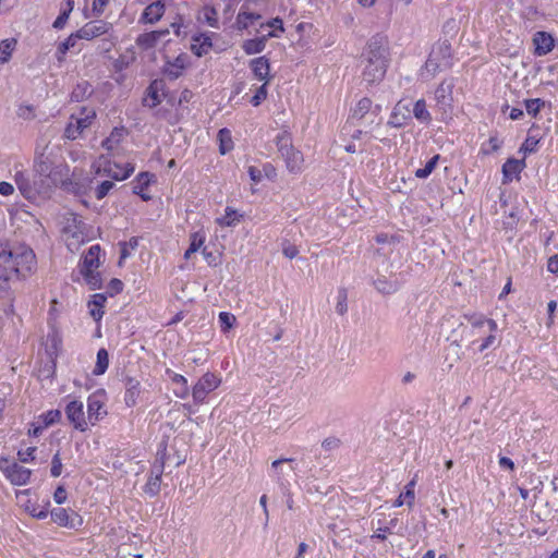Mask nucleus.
<instances>
[{"mask_svg":"<svg viewBox=\"0 0 558 558\" xmlns=\"http://www.w3.org/2000/svg\"><path fill=\"white\" fill-rule=\"evenodd\" d=\"M166 458H167V447L165 444H161L160 445V449H158L157 453H156V458H155V463H160L165 466V463H166Z\"/></svg>","mask_w":558,"mask_h":558,"instance_id":"69168bd1","label":"nucleus"},{"mask_svg":"<svg viewBox=\"0 0 558 558\" xmlns=\"http://www.w3.org/2000/svg\"><path fill=\"white\" fill-rule=\"evenodd\" d=\"M267 84L268 83L265 82L262 86H259L257 88L255 95L252 97L251 104L254 107L259 106L262 104V101L267 98Z\"/></svg>","mask_w":558,"mask_h":558,"instance_id":"3c124183","label":"nucleus"},{"mask_svg":"<svg viewBox=\"0 0 558 558\" xmlns=\"http://www.w3.org/2000/svg\"><path fill=\"white\" fill-rule=\"evenodd\" d=\"M372 100L367 97L360 99L357 105L353 109V117L362 119L372 108Z\"/></svg>","mask_w":558,"mask_h":558,"instance_id":"37998d69","label":"nucleus"},{"mask_svg":"<svg viewBox=\"0 0 558 558\" xmlns=\"http://www.w3.org/2000/svg\"><path fill=\"white\" fill-rule=\"evenodd\" d=\"M439 160V155L432 157L425 165L424 168H420L415 171V177L418 179H426L436 168Z\"/></svg>","mask_w":558,"mask_h":558,"instance_id":"79ce46f5","label":"nucleus"},{"mask_svg":"<svg viewBox=\"0 0 558 558\" xmlns=\"http://www.w3.org/2000/svg\"><path fill=\"white\" fill-rule=\"evenodd\" d=\"M126 134L128 131L124 126L114 128L109 135V142L111 141L119 145Z\"/></svg>","mask_w":558,"mask_h":558,"instance_id":"6e6d98bb","label":"nucleus"},{"mask_svg":"<svg viewBox=\"0 0 558 558\" xmlns=\"http://www.w3.org/2000/svg\"><path fill=\"white\" fill-rule=\"evenodd\" d=\"M62 473V461L58 451L51 459L50 474L52 477H59Z\"/></svg>","mask_w":558,"mask_h":558,"instance_id":"864d4df0","label":"nucleus"},{"mask_svg":"<svg viewBox=\"0 0 558 558\" xmlns=\"http://www.w3.org/2000/svg\"><path fill=\"white\" fill-rule=\"evenodd\" d=\"M525 167L524 159L509 158L502 166L504 183H508L518 177Z\"/></svg>","mask_w":558,"mask_h":558,"instance_id":"5701e85b","label":"nucleus"},{"mask_svg":"<svg viewBox=\"0 0 558 558\" xmlns=\"http://www.w3.org/2000/svg\"><path fill=\"white\" fill-rule=\"evenodd\" d=\"M363 57L365 61L363 80L369 85L378 84L384 80L390 62L387 38L379 34L374 35L368 40Z\"/></svg>","mask_w":558,"mask_h":558,"instance_id":"f03ea898","label":"nucleus"},{"mask_svg":"<svg viewBox=\"0 0 558 558\" xmlns=\"http://www.w3.org/2000/svg\"><path fill=\"white\" fill-rule=\"evenodd\" d=\"M99 254L100 246L98 244L92 245L82 258L80 272L97 269L99 267Z\"/></svg>","mask_w":558,"mask_h":558,"instance_id":"4be33fe9","label":"nucleus"},{"mask_svg":"<svg viewBox=\"0 0 558 558\" xmlns=\"http://www.w3.org/2000/svg\"><path fill=\"white\" fill-rule=\"evenodd\" d=\"M186 66V56L179 54L174 60L167 61L162 72L171 81L178 80Z\"/></svg>","mask_w":558,"mask_h":558,"instance_id":"a211bd4d","label":"nucleus"},{"mask_svg":"<svg viewBox=\"0 0 558 558\" xmlns=\"http://www.w3.org/2000/svg\"><path fill=\"white\" fill-rule=\"evenodd\" d=\"M36 255L29 246L0 243V280L26 278L36 270Z\"/></svg>","mask_w":558,"mask_h":558,"instance_id":"f257e3e1","label":"nucleus"},{"mask_svg":"<svg viewBox=\"0 0 558 558\" xmlns=\"http://www.w3.org/2000/svg\"><path fill=\"white\" fill-rule=\"evenodd\" d=\"M547 270L554 275L558 274V254L551 256L547 263Z\"/></svg>","mask_w":558,"mask_h":558,"instance_id":"774afa93","label":"nucleus"},{"mask_svg":"<svg viewBox=\"0 0 558 558\" xmlns=\"http://www.w3.org/2000/svg\"><path fill=\"white\" fill-rule=\"evenodd\" d=\"M81 275L84 277L90 289L96 290L101 288V277L100 274L96 271V269L82 271Z\"/></svg>","mask_w":558,"mask_h":558,"instance_id":"a19ab883","label":"nucleus"},{"mask_svg":"<svg viewBox=\"0 0 558 558\" xmlns=\"http://www.w3.org/2000/svg\"><path fill=\"white\" fill-rule=\"evenodd\" d=\"M538 143L539 140L536 136L529 135L522 144L520 151H524V154H532L536 151Z\"/></svg>","mask_w":558,"mask_h":558,"instance_id":"8fccbe9b","label":"nucleus"},{"mask_svg":"<svg viewBox=\"0 0 558 558\" xmlns=\"http://www.w3.org/2000/svg\"><path fill=\"white\" fill-rule=\"evenodd\" d=\"M375 289L383 294H392L399 290L397 281L388 280L386 277L380 276L374 280Z\"/></svg>","mask_w":558,"mask_h":558,"instance_id":"7c9ffc66","label":"nucleus"},{"mask_svg":"<svg viewBox=\"0 0 558 558\" xmlns=\"http://www.w3.org/2000/svg\"><path fill=\"white\" fill-rule=\"evenodd\" d=\"M191 50L197 57L206 54L211 48V39L208 35L198 34L192 37Z\"/></svg>","mask_w":558,"mask_h":558,"instance_id":"a878e982","label":"nucleus"},{"mask_svg":"<svg viewBox=\"0 0 558 558\" xmlns=\"http://www.w3.org/2000/svg\"><path fill=\"white\" fill-rule=\"evenodd\" d=\"M125 393L124 402L126 407L133 408L137 403L141 395V381L134 377H125L124 379Z\"/></svg>","mask_w":558,"mask_h":558,"instance_id":"dca6fc26","label":"nucleus"},{"mask_svg":"<svg viewBox=\"0 0 558 558\" xmlns=\"http://www.w3.org/2000/svg\"><path fill=\"white\" fill-rule=\"evenodd\" d=\"M454 83L452 78L444 80L435 90L436 108L441 112L442 119L452 113Z\"/></svg>","mask_w":558,"mask_h":558,"instance_id":"39448f33","label":"nucleus"},{"mask_svg":"<svg viewBox=\"0 0 558 558\" xmlns=\"http://www.w3.org/2000/svg\"><path fill=\"white\" fill-rule=\"evenodd\" d=\"M194 97V94L192 90L185 88L182 90L181 95H180V98H179V106H183L184 104H187L192 100V98Z\"/></svg>","mask_w":558,"mask_h":558,"instance_id":"338daca9","label":"nucleus"},{"mask_svg":"<svg viewBox=\"0 0 558 558\" xmlns=\"http://www.w3.org/2000/svg\"><path fill=\"white\" fill-rule=\"evenodd\" d=\"M264 26L271 27V28H274L275 32L276 31L283 32L284 31L283 22L280 17H275V19H271L270 21H268L267 23H262L260 27L263 28Z\"/></svg>","mask_w":558,"mask_h":558,"instance_id":"680f3d73","label":"nucleus"},{"mask_svg":"<svg viewBox=\"0 0 558 558\" xmlns=\"http://www.w3.org/2000/svg\"><path fill=\"white\" fill-rule=\"evenodd\" d=\"M203 242H204L203 238H198L196 233L193 234L191 244L184 253V258L189 259L193 253L197 252L199 250V247L202 246Z\"/></svg>","mask_w":558,"mask_h":558,"instance_id":"603ef678","label":"nucleus"},{"mask_svg":"<svg viewBox=\"0 0 558 558\" xmlns=\"http://www.w3.org/2000/svg\"><path fill=\"white\" fill-rule=\"evenodd\" d=\"M166 97V83L163 80L156 78L150 82L145 92L143 106L148 108L157 107Z\"/></svg>","mask_w":558,"mask_h":558,"instance_id":"9b49d317","label":"nucleus"},{"mask_svg":"<svg viewBox=\"0 0 558 558\" xmlns=\"http://www.w3.org/2000/svg\"><path fill=\"white\" fill-rule=\"evenodd\" d=\"M470 328L464 330L465 337H477L482 333H486V328H488V323L495 322L494 319L486 318L482 315H471L466 316Z\"/></svg>","mask_w":558,"mask_h":558,"instance_id":"f3484780","label":"nucleus"},{"mask_svg":"<svg viewBox=\"0 0 558 558\" xmlns=\"http://www.w3.org/2000/svg\"><path fill=\"white\" fill-rule=\"evenodd\" d=\"M167 33H168V31H165V32L154 31L150 33H145V34H142L138 36L136 43L140 46H144L146 48H151L157 44V41L160 39V37Z\"/></svg>","mask_w":558,"mask_h":558,"instance_id":"72a5a7b5","label":"nucleus"},{"mask_svg":"<svg viewBox=\"0 0 558 558\" xmlns=\"http://www.w3.org/2000/svg\"><path fill=\"white\" fill-rule=\"evenodd\" d=\"M282 253L286 257L292 259L299 254V250L293 244L284 243L282 247Z\"/></svg>","mask_w":558,"mask_h":558,"instance_id":"e2e57ef3","label":"nucleus"},{"mask_svg":"<svg viewBox=\"0 0 558 558\" xmlns=\"http://www.w3.org/2000/svg\"><path fill=\"white\" fill-rule=\"evenodd\" d=\"M15 183L21 192V194L26 199H35L38 191L37 189L31 183L28 177L24 174L23 172H17L15 174Z\"/></svg>","mask_w":558,"mask_h":558,"instance_id":"b1692460","label":"nucleus"},{"mask_svg":"<svg viewBox=\"0 0 558 558\" xmlns=\"http://www.w3.org/2000/svg\"><path fill=\"white\" fill-rule=\"evenodd\" d=\"M276 146L283 158L289 172L298 173L302 170L303 155L292 145V137L288 131H282L276 136Z\"/></svg>","mask_w":558,"mask_h":558,"instance_id":"7ed1b4c3","label":"nucleus"},{"mask_svg":"<svg viewBox=\"0 0 558 558\" xmlns=\"http://www.w3.org/2000/svg\"><path fill=\"white\" fill-rule=\"evenodd\" d=\"M204 19L211 27H218V12L214 7L204 8Z\"/></svg>","mask_w":558,"mask_h":558,"instance_id":"de8ad7c7","label":"nucleus"},{"mask_svg":"<svg viewBox=\"0 0 558 558\" xmlns=\"http://www.w3.org/2000/svg\"><path fill=\"white\" fill-rule=\"evenodd\" d=\"M36 451L35 447H28L26 450H20L17 452L19 459L21 462H28L31 460H34V452Z\"/></svg>","mask_w":558,"mask_h":558,"instance_id":"052dcab7","label":"nucleus"},{"mask_svg":"<svg viewBox=\"0 0 558 558\" xmlns=\"http://www.w3.org/2000/svg\"><path fill=\"white\" fill-rule=\"evenodd\" d=\"M75 33L71 34L65 40L61 41L57 47L56 58L59 62L64 60L66 52L73 48L77 41Z\"/></svg>","mask_w":558,"mask_h":558,"instance_id":"c9c22d12","label":"nucleus"},{"mask_svg":"<svg viewBox=\"0 0 558 558\" xmlns=\"http://www.w3.org/2000/svg\"><path fill=\"white\" fill-rule=\"evenodd\" d=\"M109 366V354L108 351L104 348L99 349L97 352V361L93 374L96 376L102 375L106 373Z\"/></svg>","mask_w":558,"mask_h":558,"instance_id":"f704fd0d","label":"nucleus"},{"mask_svg":"<svg viewBox=\"0 0 558 558\" xmlns=\"http://www.w3.org/2000/svg\"><path fill=\"white\" fill-rule=\"evenodd\" d=\"M347 298H348L347 290L345 289L339 290L338 302H337V305H336V311L340 315H343L347 312V310H348Z\"/></svg>","mask_w":558,"mask_h":558,"instance_id":"5fc2aeb1","label":"nucleus"},{"mask_svg":"<svg viewBox=\"0 0 558 558\" xmlns=\"http://www.w3.org/2000/svg\"><path fill=\"white\" fill-rule=\"evenodd\" d=\"M83 402L73 400L65 407V415L75 429L84 432L87 429Z\"/></svg>","mask_w":558,"mask_h":558,"instance_id":"f8f14e48","label":"nucleus"},{"mask_svg":"<svg viewBox=\"0 0 558 558\" xmlns=\"http://www.w3.org/2000/svg\"><path fill=\"white\" fill-rule=\"evenodd\" d=\"M109 28H110V24L102 20L90 21V22L86 23L83 27H81L75 33V36L78 39L90 40L95 37H98L100 35L108 33Z\"/></svg>","mask_w":558,"mask_h":558,"instance_id":"ddd939ff","label":"nucleus"},{"mask_svg":"<svg viewBox=\"0 0 558 558\" xmlns=\"http://www.w3.org/2000/svg\"><path fill=\"white\" fill-rule=\"evenodd\" d=\"M413 116L416 120H418L422 123L428 124L432 121V116L427 110L425 99L416 100L413 107Z\"/></svg>","mask_w":558,"mask_h":558,"instance_id":"473e14b6","label":"nucleus"},{"mask_svg":"<svg viewBox=\"0 0 558 558\" xmlns=\"http://www.w3.org/2000/svg\"><path fill=\"white\" fill-rule=\"evenodd\" d=\"M70 13L61 9L59 16L54 20L52 26L56 29H62L66 24Z\"/></svg>","mask_w":558,"mask_h":558,"instance_id":"13d9d810","label":"nucleus"},{"mask_svg":"<svg viewBox=\"0 0 558 558\" xmlns=\"http://www.w3.org/2000/svg\"><path fill=\"white\" fill-rule=\"evenodd\" d=\"M219 150L221 155H226L233 148L231 132L228 129H221L218 132Z\"/></svg>","mask_w":558,"mask_h":558,"instance_id":"e433bc0d","label":"nucleus"},{"mask_svg":"<svg viewBox=\"0 0 558 558\" xmlns=\"http://www.w3.org/2000/svg\"><path fill=\"white\" fill-rule=\"evenodd\" d=\"M155 181V174L149 172H141L136 177V184L133 187V193L140 195L143 201H149L150 196L144 193V190Z\"/></svg>","mask_w":558,"mask_h":558,"instance_id":"393cba45","label":"nucleus"},{"mask_svg":"<svg viewBox=\"0 0 558 558\" xmlns=\"http://www.w3.org/2000/svg\"><path fill=\"white\" fill-rule=\"evenodd\" d=\"M533 43L535 46L534 53L536 56H545L549 53L555 46V40L549 33L546 32H537L533 37Z\"/></svg>","mask_w":558,"mask_h":558,"instance_id":"2eb2a0df","label":"nucleus"},{"mask_svg":"<svg viewBox=\"0 0 558 558\" xmlns=\"http://www.w3.org/2000/svg\"><path fill=\"white\" fill-rule=\"evenodd\" d=\"M51 520L59 526L78 530L83 525V518L71 509L54 508L50 511Z\"/></svg>","mask_w":558,"mask_h":558,"instance_id":"1a4fd4ad","label":"nucleus"},{"mask_svg":"<svg viewBox=\"0 0 558 558\" xmlns=\"http://www.w3.org/2000/svg\"><path fill=\"white\" fill-rule=\"evenodd\" d=\"M114 187V183L112 181H104L100 184L97 185L95 190V196L97 199L105 198L108 193Z\"/></svg>","mask_w":558,"mask_h":558,"instance_id":"49530a36","label":"nucleus"},{"mask_svg":"<svg viewBox=\"0 0 558 558\" xmlns=\"http://www.w3.org/2000/svg\"><path fill=\"white\" fill-rule=\"evenodd\" d=\"M525 109L529 114L532 117H536L537 113L541 111V108L545 105V101L539 98L534 99H526L524 101Z\"/></svg>","mask_w":558,"mask_h":558,"instance_id":"a18cd8bd","label":"nucleus"},{"mask_svg":"<svg viewBox=\"0 0 558 558\" xmlns=\"http://www.w3.org/2000/svg\"><path fill=\"white\" fill-rule=\"evenodd\" d=\"M92 93L93 88L90 84L86 81H82L77 83L76 86L73 88L71 93V100L76 102L83 101L88 96H90Z\"/></svg>","mask_w":558,"mask_h":558,"instance_id":"2f4dec72","label":"nucleus"},{"mask_svg":"<svg viewBox=\"0 0 558 558\" xmlns=\"http://www.w3.org/2000/svg\"><path fill=\"white\" fill-rule=\"evenodd\" d=\"M250 68L258 81L269 82L270 64L266 57L263 56L251 60Z\"/></svg>","mask_w":558,"mask_h":558,"instance_id":"412c9836","label":"nucleus"},{"mask_svg":"<svg viewBox=\"0 0 558 558\" xmlns=\"http://www.w3.org/2000/svg\"><path fill=\"white\" fill-rule=\"evenodd\" d=\"M497 330L498 326L496 322L488 323V328H486V333H484L483 341L476 347L477 352H483L496 343L497 340Z\"/></svg>","mask_w":558,"mask_h":558,"instance_id":"c85d7f7f","label":"nucleus"},{"mask_svg":"<svg viewBox=\"0 0 558 558\" xmlns=\"http://www.w3.org/2000/svg\"><path fill=\"white\" fill-rule=\"evenodd\" d=\"M402 109L409 112V109L407 107H402L400 102L395 106L387 122L389 126L400 129L407 124V121L410 120V116L402 112Z\"/></svg>","mask_w":558,"mask_h":558,"instance_id":"cd10ccee","label":"nucleus"},{"mask_svg":"<svg viewBox=\"0 0 558 558\" xmlns=\"http://www.w3.org/2000/svg\"><path fill=\"white\" fill-rule=\"evenodd\" d=\"M262 19V14L258 12H238L235 19V27L238 31L247 29L250 26L254 25L257 21Z\"/></svg>","mask_w":558,"mask_h":558,"instance_id":"bb28decb","label":"nucleus"},{"mask_svg":"<svg viewBox=\"0 0 558 558\" xmlns=\"http://www.w3.org/2000/svg\"><path fill=\"white\" fill-rule=\"evenodd\" d=\"M100 172L110 177L113 180L123 181L134 172V166L131 163H126L124 167H121L118 163H112L111 161H108L106 162L102 170L100 168L97 169L96 173Z\"/></svg>","mask_w":558,"mask_h":558,"instance_id":"4468645a","label":"nucleus"},{"mask_svg":"<svg viewBox=\"0 0 558 558\" xmlns=\"http://www.w3.org/2000/svg\"><path fill=\"white\" fill-rule=\"evenodd\" d=\"M240 217L233 208L227 207L226 214L216 221L219 226L233 227L240 221Z\"/></svg>","mask_w":558,"mask_h":558,"instance_id":"4c0bfd02","label":"nucleus"},{"mask_svg":"<svg viewBox=\"0 0 558 558\" xmlns=\"http://www.w3.org/2000/svg\"><path fill=\"white\" fill-rule=\"evenodd\" d=\"M340 445H341V441L337 437H328V438L324 439V441L322 442V447L326 451L336 450L340 447Z\"/></svg>","mask_w":558,"mask_h":558,"instance_id":"4d7b16f0","label":"nucleus"},{"mask_svg":"<svg viewBox=\"0 0 558 558\" xmlns=\"http://www.w3.org/2000/svg\"><path fill=\"white\" fill-rule=\"evenodd\" d=\"M106 395L104 389L93 392L87 400V415L89 422L94 425L104 415L107 414L105 410Z\"/></svg>","mask_w":558,"mask_h":558,"instance_id":"9d476101","label":"nucleus"},{"mask_svg":"<svg viewBox=\"0 0 558 558\" xmlns=\"http://www.w3.org/2000/svg\"><path fill=\"white\" fill-rule=\"evenodd\" d=\"M15 44L16 41L14 39H4L0 43V64L10 60L15 48Z\"/></svg>","mask_w":558,"mask_h":558,"instance_id":"58836bf2","label":"nucleus"},{"mask_svg":"<svg viewBox=\"0 0 558 558\" xmlns=\"http://www.w3.org/2000/svg\"><path fill=\"white\" fill-rule=\"evenodd\" d=\"M107 298L105 294L96 293L93 295V300L88 302V306L90 310V315L95 320H100L104 315V304L106 303Z\"/></svg>","mask_w":558,"mask_h":558,"instance_id":"c756f323","label":"nucleus"},{"mask_svg":"<svg viewBox=\"0 0 558 558\" xmlns=\"http://www.w3.org/2000/svg\"><path fill=\"white\" fill-rule=\"evenodd\" d=\"M221 379L214 373L204 374L192 389V397L195 404L204 403L209 392L216 390Z\"/></svg>","mask_w":558,"mask_h":558,"instance_id":"423d86ee","label":"nucleus"},{"mask_svg":"<svg viewBox=\"0 0 558 558\" xmlns=\"http://www.w3.org/2000/svg\"><path fill=\"white\" fill-rule=\"evenodd\" d=\"M39 418L43 420L44 427H49L56 423H58L61 418V411L60 410H50L45 413H43Z\"/></svg>","mask_w":558,"mask_h":558,"instance_id":"c03bdc74","label":"nucleus"},{"mask_svg":"<svg viewBox=\"0 0 558 558\" xmlns=\"http://www.w3.org/2000/svg\"><path fill=\"white\" fill-rule=\"evenodd\" d=\"M0 470L3 472L5 477L16 486L26 485L31 478L32 472L20 465L16 462H10L8 459H3L0 462Z\"/></svg>","mask_w":558,"mask_h":558,"instance_id":"6e6552de","label":"nucleus"},{"mask_svg":"<svg viewBox=\"0 0 558 558\" xmlns=\"http://www.w3.org/2000/svg\"><path fill=\"white\" fill-rule=\"evenodd\" d=\"M165 13V3L161 0H157L148 4L141 16V21L147 24L157 23Z\"/></svg>","mask_w":558,"mask_h":558,"instance_id":"aec40b11","label":"nucleus"},{"mask_svg":"<svg viewBox=\"0 0 558 558\" xmlns=\"http://www.w3.org/2000/svg\"><path fill=\"white\" fill-rule=\"evenodd\" d=\"M414 485H415V482L414 481H411L407 486H405V492L403 493V496L405 498V502L409 505V506H412L413 502H414V498H415V495H414Z\"/></svg>","mask_w":558,"mask_h":558,"instance_id":"bf43d9fd","label":"nucleus"},{"mask_svg":"<svg viewBox=\"0 0 558 558\" xmlns=\"http://www.w3.org/2000/svg\"><path fill=\"white\" fill-rule=\"evenodd\" d=\"M160 486H161V478L149 475L143 490L148 496L155 497L159 494Z\"/></svg>","mask_w":558,"mask_h":558,"instance_id":"ea45409f","label":"nucleus"},{"mask_svg":"<svg viewBox=\"0 0 558 558\" xmlns=\"http://www.w3.org/2000/svg\"><path fill=\"white\" fill-rule=\"evenodd\" d=\"M96 113L93 109L87 110L83 108L82 116L80 118L71 117L70 122L65 126L64 137L68 140H76L87 128L90 126Z\"/></svg>","mask_w":558,"mask_h":558,"instance_id":"0eeeda50","label":"nucleus"},{"mask_svg":"<svg viewBox=\"0 0 558 558\" xmlns=\"http://www.w3.org/2000/svg\"><path fill=\"white\" fill-rule=\"evenodd\" d=\"M53 499L58 505H62L66 500V490L62 485L54 490Z\"/></svg>","mask_w":558,"mask_h":558,"instance_id":"0e129e2a","label":"nucleus"},{"mask_svg":"<svg viewBox=\"0 0 558 558\" xmlns=\"http://www.w3.org/2000/svg\"><path fill=\"white\" fill-rule=\"evenodd\" d=\"M272 37H278V34L275 33V31H270L267 35H264L262 37L247 39L243 43L242 49L246 54L260 53L262 51H264L267 40Z\"/></svg>","mask_w":558,"mask_h":558,"instance_id":"6ab92c4d","label":"nucleus"},{"mask_svg":"<svg viewBox=\"0 0 558 558\" xmlns=\"http://www.w3.org/2000/svg\"><path fill=\"white\" fill-rule=\"evenodd\" d=\"M452 65V49L451 44L445 39L437 41L429 52L428 59L425 62L426 72L432 76L436 73L447 70Z\"/></svg>","mask_w":558,"mask_h":558,"instance_id":"20e7f679","label":"nucleus"},{"mask_svg":"<svg viewBox=\"0 0 558 558\" xmlns=\"http://www.w3.org/2000/svg\"><path fill=\"white\" fill-rule=\"evenodd\" d=\"M235 322L234 315L228 313V312H221L219 313V323L222 331H228L232 328L233 324Z\"/></svg>","mask_w":558,"mask_h":558,"instance_id":"09e8293b","label":"nucleus"}]
</instances>
